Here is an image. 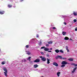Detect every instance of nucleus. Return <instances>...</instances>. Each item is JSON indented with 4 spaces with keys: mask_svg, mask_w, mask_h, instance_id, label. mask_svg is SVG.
Masks as SVG:
<instances>
[{
    "mask_svg": "<svg viewBox=\"0 0 77 77\" xmlns=\"http://www.w3.org/2000/svg\"><path fill=\"white\" fill-rule=\"evenodd\" d=\"M40 58H41V59L43 62H45L46 61V58L42 56H40Z\"/></svg>",
    "mask_w": 77,
    "mask_h": 77,
    "instance_id": "f257e3e1",
    "label": "nucleus"
},
{
    "mask_svg": "<svg viewBox=\"0 0 77 77\" xmlns=\"http://www.w3.org/2000/svg\"><path fill=\"white\" fill-rule=\"evenodd\" d=\"M61 64H62V65H66V64H68V63L65 61H63L61 63Z\"/></svg>",
    "mask_w": 77,
    "mask_h": 77,
    "instance_id": "f03ea898",
    "label": "nucleus"
},
{
    "mask_svg": "<svg viewBox=\"0 0 77 77\" xmlns=\"http://www.w3.org/2000/svg\"><path fill=\"white\" fill-rule=\"evenodd\" d=\"M34 62L36 63L39 62H40V60L39 59H36L35 60H34Z\"/></svg>",
    "mask_w": 77,
    "mask_h": 77,
    "instance_id": "7ed1b4c3",
    "label": "nucleus"
},
{
    "mask_svg": "<svg viewBox=\"0 0 77 77\" xmlns=\"http://www.w3.org/2000/svg\"><path fill=\"white\" fill-rule=\"evenodd\" d=\"M77 67H75L74 69H73V71H72V73H74L75 71V70L77 69Z\"/></svg>",
    "mask_w": 77,
    "mask_h": 77,
    "instance_id": "20e7f679",
    "label": "nucleus"
},
{
    "mask_svg": "<svg viewBox=\"0 0 77 77\" xmlns=\"http://www.w3.org/2000/svg\"><path fill=\"white\" fill-rule=\"evenodd\" d=\"M53 64L54 65L56 66H59V65H58V64H57V63H56L54 62L53 63Z\"/></svg>",
    "mask_w": 77,
    "mask_h": 77,
    "instance_id": "39448f33",
    "label": "nucleus"
},
{
    "mask_svg": "<svg viewBox=\"0 0 77 77\" xmlns=\"http://www.w3.org/2000/svg\"><path fill=\"white\" fill-rule=\"evenodd\" d=\"M3 70L5 71V72H8V70H7V69L5 68V67H4L3 68Z\"/></svg>",
    "mask_w": 77,
    "mask_h": 77,
    "instance_id": "423d86ee",
    "label": "nucleus"
},
{
    "mask_svg": "<svg viewBox=\"0 0 77 77\" xmlns=\"http://www.w3.org/2000/svg\"><path fill=\"white\" fill-rule=\"evenodd\" d=\"M47 63L48 64H49V63H50V59H48V58H47Z\"/></svg>",
    "mask_w": 77,
    "mask_h": 77,
    "instance_id": "0eeeda50",
    "label": "nucleus"
},
{
    "mask_svg": "<svg viewBox=\"0 0 77 77\" xmlns=\"http://www.w3.org/2000/svg\"><path fill=\"white\" fill-rule=\"evenodd\" d=\"M34 68H38L39 66L37 64H35L34 65Z\"/></svg>",
    "mask_w": 77,
    "mask_h": 77,
    "instance_id": "6e6552de",
    "label": "nucleus"
},
{
    "mask_svg": "<svg viewBox=\"0 0 77 77\" xmlns=\"http://www.w3.org/2000/svg\"><path fill=\"white\" fill-rule=\"evenodd\" d=\"M68 60L69 61H71V62H72V61H73V60H74V59L71 58H69L68 59Z\"/></svg>",
    "mask_w": 77,
    "mask_h": 77,
    "instance_id": "1a4fd4ad",
    "label": "nucleus"
},
{
    "mask_svg": "<svg viewBox=\"0 0 77 77\" xmlns=\"http://www.w3.org/2000/svg\"><path fill=\"white\" fill-rule=\"evenodd\" d=\"M49 50V48H46L44 49V51H48Z\"/></svg>",
    "mask_w": 77,
    "mask_h": 77,
    "instance_id": "9d476101",
    "label": "nucleus"
},
{
    "mask_svg": "<svg viewBox=\"0 0 77 77\" xmlns=\"http://www.w3.org/2000/svg\"><path fill=\"white\" fill-rule=\"evenodd\" d=\"M73 15H74L75 16H77V13L75 12H73Z\"/></svg>",
    "mask_w": 77,
    "mask_h": 77,
    "instance_id": "9b49d317",
    "label": "nucleus"
},
{
    "mask_svg": "<svg viewBox=\"0 0 77 77\" xmlns=\"http://www.w3.org/2000/svg\"><path fill=\"white\" fill-rule=\"evenodd\" d=\"M4 73L5 76L6 77H8V72H4Z\"/></svg>",
    "mask_w": 77,
    "mask_h": 77,
    "instance_id": "f8f14e48",
    "label": "nucleus"
},
{
    "mask_svg": "<svg viewBox=\"0 0 77 77\" xmlns=\"http://www.w3.org/2000/svg\"><path fill=\"white\" fill-rule=\"evenodd\" d=\"M55 51V52H56V53H59L60 51L58 49L56 50Z\"/></svg>",
    "mask_w": 77,
    "mask_h": 77,
    "instance_id": "ddd939ff",
    "label": "nucleus"
},
{
    "mask_svg": "<svg viewBox=\"0 0 77 77\" xmlns=\"http://www.w3.org/2000/svg\"><path fill=\"white\" fill-rule=\"evenodd\" d=\"M65 40H68L69 38L68 37H65L64 38Z\"/></svg>",
    "mask_w": 77,
    "mask_h": 77,
    "instance_id": "4468645a",
    "label": "nucleus"
},
{
    "mask_svg": "<svg viewBox=\"0 0 77 77\" xmlns=\"http://www.w3.org/2000/svg\"><path fill=\"white\" fill-rule=\"evenodd\" d=\"M63 35H66V32H63L62 33Z\"/></svg>",
    "mask_w": 77,
    "mask_h": 77,
    "instance_id": "2eb2a0df",
    "label": "nucleus"
},
{
    "mask_svg": "<svg viewBox=\"0 0 77 77\" xmlns=\"http://www.w3.org/2000/svg\"><path fill=\"white\" fill-rule=\"evenodd\" d=\"M60 74V72H58L57 73V75H58V77H59Z\"/></svg>",
    "mask_w": 77,
    "mask_h": 77,
    "instance_id": "dca6fc26",
    "label": "nucleus"
},
{
    "mask_svg": "<svg viewBox=\"0 0 77 77\" xmlns=\"http://www.w3.org/2000/svg\"><path fill=\"white\" fill-rule=\"evenodd\" d=\"M4 11L2 12V11H0V14H4Z\"/></svg>",
    "mask_w": 77,
    "mask_h": 77,
    "instance_id": "f3484780",
    "label": "nucleus"
},
{
    "mask_svg": "<svg viewBox=\"0 0 77 77\" xmlns=\"http://www.w3.org/2000/svg\"><path fill=\"white\" fill-rule=\"evenodd\" d=\"M48 44H52L53 42L52 41L49 42H48Z\"/></svg>",
    "mask_w": 77,
    "mask_h": 77,
    "instance_id": "a211bd4d",
    "label": "nucleus"
},
{
    "mask_svg": "<svg viewBox=\"0 0 77 77\" xmlns=\"http://www.w3.org/2000/svg\"><path fill=\"white\" fill-rule=\"evenodd\" d=\"M60 53H63V51H62V50H60Z\"/></svg>",
    "mask_w": 77,
    "mask_h": 77,
    "instance_id": "6ab92c4d",
    "label": "nucleus"
},
{
    "mask_svg": "<svg viewBox=\"0 0 77 77\" xmlns=\"http://www.w3.org/2000/svg\"><path fill=\"white\" fill-rule=\"evenodd\" d=\"M8 8H11V7H12V5H8Z\"/></svg>",
    "mask_w": 77,
    "mask_h": 77,
    "instance_id": "aec40b11",
    "label": "nucleus"
},
{
    "mask_svg": "<svg viewBox=\"0 0 77 77\" xmlns=\"http://www.w3.org/2000/svg\"><path fill=\"white\" fill-rule=\"evenodd\" d=\"M2 65H4V64H5V61L2 62Z\"/></svg>",
    "mask_w": 77,
    "mask_h": 77,
    "instance_id": "412c9836",
    "label": "nucleus"
},
{
    "mask_svg": "<svg viewBox=\"0 0 77 77\" xmlns=\"http://www.w3.org/2000/svg\"><path fill=\"white\" fill-rule=\"evenodd\" d=\"M65 66V64H63L61 66V67H64V66Z\"/></svg>",
    "mask_w": 77,
    "mask_h": 77,
    "instance_id": "4be33fe9",
    "label": "nucleus"
},
{
    "mask_svg": "<svg viewBox=\"0 0 77 77\" xmlns=\"http://www.w3.org/2000/svg\"><path fill=\"white\" fill-rule=\"evenodd\" d=\"M31 58V57H28V60H29V61L31 60L30 59Z\"/></svg>",
    "mask_w": 77,
    "mask_h": 77,
    "instance_id": "5701e85b",
    "label": "nucleus"
},
{
    "mask_svg": "<svg viewBox=\"0 0 77 77\" xmlns=\"http://www.w3.org/2000/svg\"><path fill=\"white\" fill-rule=\"evenodd\" d=\"M29 45H26V48H29Z\"/></svg>",
    "mask_w": 77,
    "mask_h": 77,
    "instance_id": "b1692460",
    "label": "nucleus"
},
{
    "mask_svg": "<svg viewBox=\"0 0 77 77\" xmlns=\"http://www.w3.org/2000/svg\"><path fill=\"white\" fill-rule=\"evenodd\" d=\"M41 54H42V55H44V52H41Z\"/></svg>",
    "mask_w": 77,
    "mask_h": 77,
    "instance_id": "393cba45",
    "label": "nucleus"
},
{
    "mask_svg": "<svg viewBox=\"0 0 77 77\" xmlns=\"http://www.w3.org/2000/svg\"><path fill=\"white\" fill-rule=\"evenodd\" d=\"M58 57L59 58H60V59H62V56H58Z\"/></svg>",
    "mask_w": 77,
    "mask_h": 77,
    "instance_id": "a878e982",
    "label": "nucleus"
},
{
    "mask_svg": "<svg viewBox=\"0 0 77 77\" xmlns=\"http://www.w3.org/2000/svg\"><path fill=\"white\" fill-rule=\"evenodd\" d=\"M73 21L74 22H75H75H77V20H76V19H74V20H73Z\"/></svg>",
    "mask_w": 77,
    "mask_h": 77,
    "instance_id": "bb28decb",
    "label": "nucleus"
},
{
    "mask_svg": "<svg viewBox=\"0 0 77 77\" xmlns=\"http://www.w3.org/2000/svg\"><path fill=\"white\" fill-rule=\"evenodd\" d=\"M27 54H28V55H30V53L29 52H28Z\"/></svg>",
    "mask_w": 77,
    "mask_h": 77,
    "instance_id": "cd10ccee",
    "label": "nucleus"
},
{
    "mask_svg": "<svg viewBox=\"0 0 77 77\" xmlns=\"http://www.w3.org/2000/svg\"><path fill=\"white\" fill-rule=\"evenodd\" d=\"M41 44H42V42H40L39 43V45H41Z\"/></svg>",
    "mask_w": 77,
    "mask_h": 77,
    "instance_id": "c85d7f7f",
    "label": "nucleus"
},
{
    "mask_svg": "<svg viewBox=\"0 0 77 77\" xmlns=\"http://www.w3.org/2000/svg\"><path fill=\"white\" fill-rule=\"evenodd\" d=\"M46 47H49V45L48 44H46Z\"/></svg>",
    "mask_w": 77,
    "mask_h": 77,
    "instance_id": "c756f323",
    "label": "nucleus"
},
{
    "mask_svg": "<svg viewBox=\"0 0 77 77\" xmlns=\"http://www.w3.org/2000/svg\"><path fill=\"white\" fill-rule=\"evenodd\" d=\"M71 65H75V64L74 63H72L71 64Z\"/></svg>",
    "mask_w": 77,
    "mask_h": 77,
    "instance_id": "7c9ffc66",
    "label": "nucleus"
},
{
    "mask_svg": "<svg viewBox=\"0 0 77 77\" xmlns=\"http://www.w3.org/2000/svg\"><path fill=\"white\" fill-rule=\"evenodd\" d=\"M58 58H59V56H58L56 57V59H57Z\"/></svg>",
    "mask_w": 77,
    "mask_h": 77,
    "instance_id": "2f4dec72",
    "label": "nucleus"
},
{
    "mask_svg": "<svg viewBox=\"0 0 77 77\" xmlns=\"http://www.w3.org/2000/svg\"><path fill=\"white\" fill-rule=\"evenodd\" d=\"M45 47H43L41 48V49H43V48H45Z\"/></svg>",
    "mask_w": 77,
    "mask_h": 77,
    "instance_id": "473e14b6",
    "label": "nucleus"
},
{
    "mask_svg": "<svg viewBox=\"0 0 77 77\" xmlns=\"http://www.w3.org/2000/svg\"><path fill=\"white\" fill-rule=\"evenodd\" d=\"M75 31H77V27L75 28Z\"/></svg>",
    "mask_w": 77,
    "mask_h": 77,
    "instance_id": "72a5a7b5",
    "label": "nucleus"
},
{
    "mask_svg": "<svg viewBox=\"0 0 77 77\" xmlns=\"http://www.w3.org/2000/svg\"><path fill=\"white\" fill-rule=\"evenodd\" d=\"M23 61L24 62H26V59H24L23 60Z\"/></svg>",
    "mask_w": 77,
    "mask_h": 77,
    "instance_id": "f704fd0d",
    "label": "nucleus"
},
{
    "mask_svg": "<svg viewBox=\"0 0 77 77\" xmlns=\"http://www.w3.org/2000/svg\"><path fill=\"white\" fill-rule=\"evenodd\" d=\"M66 50L67 51V52H69V51L68 48L66 49Z\"/></svg>",
    "mask_w": 77,
    "mask_h": 77,
    "instance_id": "c9c22d12",
    "label": "nucleus"
},
{
    "mask_svg": "<svg viewBox=\"0 0 77 77\" xmlns=\"http://www.w3.org/2000/svg\"><path fill=\"white\" fill-rule=\"evenodd\" d=\"M36 37H37V38H39V35H36Z\"/></svg>",
    "mask_w": 77,
    "mask_h": 77,
    "instance_id": "e433bc0d",
    "label": "nucleus"
},
{
    "mask_svg": "<svg viewBox=\"0 0 77 77\" xmlns=\"http://www.w3.org/2000/svg\"><path fill=\"white\" fill-rule=\"evenodd\" d=\"M46 56H47V57H49V54H47L46 55Z\"/></svg>",
    "mask_w": 77,
    "mask_h": 77,
    "instance_id": "4c0bfd02",
    "label": "nucleus"
},
{
    "mask_svg": "<svg viewBox=\"0 0 77 77\" xmlns=\"http://www.w3.org/2000/svg\"><path fill=\"white\" fill-rule=\"evenodd\" d=\"M48 53L49 52H50V53H51V51H48Z\"/></svg>",
    "mask_w": 77,
    "mask_h": 77,
    "instance_id": "58836bf2",
    "label": "nucleus"
},
{
    "mask_svg": "<svg viewBox=\"0 0 77 77\" xmlns=\"http://www.w3.org/2000/svg\"><path fill=\"white\" fill-rule=\"evenodd\" d=\"M64 24H65V25H66V22H64Z\"/></svg>",
    "mask_w": 77,
    "mask_h": 77,
    "instance_id": "ea45409f",
    "label": "nucleus"
},
{
    "mask_svg": "<svg viewBox=\"0 0 77 77\" xmlns=\"http://www.w3.org/2000/svg\"><path fill=\"white\" fill-rule=\"evenodd\" d=\"M53 29H56V28L55 27H54L53 28Z\"/></svg>",
    "mask_w": 77,
    "mask_h": 77,
    "instance_id": "a19ab883",
    "label": "nucleus"
},
{
    "mask_svg": "<svg viewBox=\"0 0 77 77\" xmlns=\"http://www.w3.org/2000/svg\"><path fill=\"white\" fill-rule=\"evenodd\" d=\"M74 66H77V64H75Z\"/></svg>",
    "mask_w": 77,
    "mask_h": 77,
    "instance_id": "79ce46f5",
    "label": "nucleus"
},
{
    "mask_svg": "<svg viewBox=\"0 0 77 77\" xmlns=\"http://www.w3.org/2000/svg\"><path fill=\"white\" fill-rule=\"evenodd\" d=\"M68 46H66V49H68Z\"/></svg>",
    "mask_w": 77,
    "mask_h": 77,
    "instance_id": "37998d69",
    "label": "nucleus"
},
{
    "mask_svg": "<svg viewBox=\"0 0 77 77\" xmlns=\"http://www.w3.org/2000/svg\"><path fill=\"white\" fill-rule=\"evenodd\" d=\"M50 50H53V49H52V48H50Z\"/></svg>",
    "mask_w": 77,
    "mask_h": 77,
    "instance_id": "c03bdc74",
    "label": "nucleus"
},
{
    "mask_svg": "<svg viewBox=\"0 0 77 77\" xmlns=\"http://www.w3.org/2000/svg\"><path fill=\"white\" fill-rule=\"evenodd\" d=\"M32 41H34L35 39H32Z\"/></svg>",
    "mask_w": 77,
    "mask_h": 77,
    "instance_id": "a18cd8bd",
    "label": "nucleus"
},
{
    "mask_svg": "<svg viewBox=\"0 0 77 77\" xmlns=\"http://www.w3.org/2000/svg\"><path fill=\"white\" fill-rule=\"evenodd\" d=\"M66 58H63V59H66Z\"/></svg>",
    "mask_w": 77,
    "mask_h": 77,
    "instance_id": "49530a36",
    "label": "nucleus"
},
{
    "mask_svg": "<svg viewBox=\"0 0 77 77\" xmlns=\"http://www.w3.org/2000/svg\"><path fill=\"white\" fill-rule=\"evenodd\" d=\"M21 2H23V0H20Z\"/></svg>",
    "mask_w": 77,
    "mask_h": 77,
    "instance_id": "de8ad7c7",
    "label": "nucleus"
},
{
    "mask_svg": "<svg viewBox=\"0 0 77 77\" xmlns=\"http://www.w3.org/2000/svg\"><path fill=\"white\" fill-rule=\"evenodd\" d=\"M70 41H72V39L71 38V39H70Z\"/></svg>",
    "mask_w": 77,
    "mask_h": 77,
    "instance_id": "09e8293b",
    "label": "nucleus"
},
{
    "mask_svg": "<svg viewBox=\"0 0 77 77\" xmlns=\"http://www.w3.org/2000/svg\"><path fill=\"white\" fill-rule=\"evenodd\" d=\"M23 60H22V62H23Z\"/></svg>",
    "mask_w": 77,
    "mask_h": 77,
    "instance_id": "8fccbe9b",
    "label": "nucleus"
},
{
    "mask_svg": "<svg viewBox=\"0 0 77 77\" xmlns=\"http://www.w3.org/2000/svg\"><path fill=\"white\" fill-rule=\"evenodd\" d=\"M41 77H43V76H41Z\"/></svg>",
    "mask_w": 77,
    "mask_h": 77,
    "instance_id": "3c124183",
    "label": "nucleus"
},
{
    "mask_svg": "<svg viewBox=\"0 0 77 77\" xmlns=\"http://www.w3.org/2000/svg\"><path fill=\"white\" fill-rule=\"evenodd\" d=\"M0 51H1V50H0Z\"/></svg>",
    "mask_w": 77,
    "mask_h": 77,
    "instance_id": "603ef678",
    "label": "nucleus"
}]
</instances>
